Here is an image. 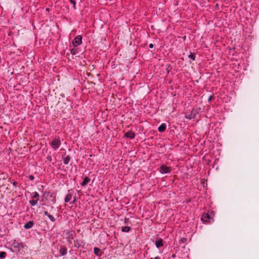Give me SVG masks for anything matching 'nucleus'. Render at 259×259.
<instances>
[{"mask_svg": "<svg viewBox=\"0 0 259 259\" xmlns=\"http://www.w3.org/2000/svg\"><path fill=\"white\" fill-rule=\"evenodd\" d=\"M71 198H72V195L70 194H67L65 198V201L66 202H69L70 200H71Z\"/></svg>", "mask_w": 259, "mask_h": 259, "instance_id": "12", "label": "nucleus"}, {"mask_svg": "<svg viewBox=\"0 0 259 259\" xmlns=\"http://www.w3.org/2000/svg\"><path fill=\"white\" fill-rule=\"evenodd\" d=\"M44 214L47 215V217L50 214L47 211H45L44 212Z\"/></svg>", "mask_w": 259, "mask_h": 259, "instance_id": "22", "label": "nucleus"}, {"mask_svg": "<svg viewBox=\"0 0 259 259\" xmlns=\"http://www.w3.org/2000/svg\"><path fill=\"white\" fill-rule=\"evenodd\" d=\"M70 160V158L69 156H67L65 157H64L63 159V163L65 164H67L69 162V161Z\"/></svg>", "mask_w": 259, "mask_h": 259, "instance_id": "11", "label": "nucleus"}, {"mask_svg": "<svg viewBox=\"0 0 259 259\" xmlns=\"http://www.w3.org/2000/svg\"><path fill=\"white\" fill-rule=\"evenodd\" d=\"M130 230V228L127 226L122 227V231L124 232H128Z\"/></svg>", "mask_w": 259, "mask_h": 259, "instance_id": "14", "label": "nucleus"}, {"mask_svg": "<svg viewBox=\"0 0 259 259\" xmlns=\"http://www.w3.org/2000/svg\"><path fill=\"white\" fill-rule=\"evenodd\" d=\"M71 4H72L73 7H74V8H75V1H71Z\"/></svg>", "mask_w": 259, "mask_h": 259, "instance_id": "21", "label": "nucleus"}, {"mask_svg": "<svg viewBox=\"0 0 259 259\" xmlns=\"http://www.w3.org/2000/svg\"><path fill=\"white\" fill-rule=\"evenodd\" d=\"M50 145L54 150H56L61 145L60 140L59 138L55 139L50 143Z\"/></svg>", "mask_w": 259, "mask_h": 259, "instance_id": "1", "label": "nucleus"}, {"mask_svg": "<svg viewBox=\"0 0 259 259\" xmlns=\"http://www.w3.org/2000/svg\"><path fill=\"white\" fill-rule=\"evenodd\" d=\"M29 202L31 205L34 206L37 204V200H30Z\"/></svg>", "mask_w": 259, "mask_h": 259, "instance_id": "16", "label": "nucleus"}, {"mask_svg": "<svg viewBox=\"0 0 259 259\" xmlns=\"http://www.w3.org/2000/svg\"><path fill=\"white\" fill-rule=\"evenodd\" d=\"M90 181V179L88 177H85L84 179V180L82 181V182L81 183V185L82 186H85L86 185H87L89 183Z\"/></svg>", "mask_w": 259, "mask_h": 259, "instance_id": "9", "label": "nucleus"}, {"mask_svg": "<svg viewBox=\"0 0 259 259\" xmlns=\"http://www.w3.org/2000/svg\"><path fill=\"white\" fill-rule=\"evenodd\" d=\"M149 47H150V48H152L153 47V45L152 44H150L149 45Z\"/></svg>", "mask_w": 259, "mask_h": 259, "instance_id": "24", "label": "nucleus"}, {"mask_svg": "<svg viewBox=\"0 0 259 259\" xmlns=\"http://www.w3.org/2000/svg\"><path fill=\"white\" fill-rule=\"evenodd\" d=\"M208 219H210V216L207 213L204 214L201 218V220L203 222H206Z\"/></svg>", "mask_w": 259, "mask_h": 259, "instance_id": "5", "label": "nucleus"}, {"mask_svg": "<svg viewBox=\"0 0 259 259\" xmlns=\"http://www.w3.org/2000/svg\"><path fill=\"white\" fill-rule=\"evenodd\" d=\"M125 136L130 139H133L135 137V135L134 133L129 132L125 133Z\"/></svg>", "mask_w": 259, "mask_h": 259, "instance_id": "7", "label": "nucleus"}, {"mask_svg": "<svg viewBox=\"0 0 259 259\" xmlns=\"http://www.w3.org/2000/svg\"><path fill=\"white\" fill-rule=\"evenodd\" d=\"M59 252L61 255H64L67 253V249L61 247L59 250Z\"/></svg>", "mask_w": 259, "mask_h": 259, "instance_id": "6", "label": "nucleus"}, {"mask_svg": "<svg viewBox=\"0 0 259 259\" xmlns=\"http://www.w3.org/2000/svg\"><path fill=\"white\" fill-rule=\"evenodd\" d=\"M189 58L192 59V60H195V56H194V55L193 54H192V53H191L190 54V55H189Z\"/></svg>", "mask_w": 259, "mask_h": 259, "instance_id": "19", "label": "nucleus"}, {"mask_svg": "<svg viewBox=\"0 0 259 259\" xmlns=\"http://www.w3.org/2000/svg\"><path fill=\"white\" fill-rule=\"evenodd\" d=\"M82 43V37L78 35L72 41V44L74 47H76L80 45Z\"/></svg>", "mask_w": 259, "mask_h": 259, "instance_id": "2", "label": "nucleus"}, {"mask_svg": "<svg viewBox=\"0 0 259 259\" xmlns=\"http://www.w3.org/2000/svg\"><path fill=\"white\" fill-rule=\"evenodd\" d=\"M155 245L157 248L163 246V242L162 239H159L155 242Z\"/></svg>", "mask_w": 259, "mask_h": 259, "instance_id": "8", "label": "nucleus"}, {"mask_svg": "<svg viewBox=\"0 0 259 259\" xmlns=\"http://www.w3.org/2000/svg\"><path fill=\"white\" fill-rule=\"evenodd\" d=\"M171 168L170 167L166 166L164 165H162L159 168V171L162 174H166L170 172Z\"/></svg>", "mask_w": 259, "mask_h": 259, "instance_id": "3", "label": "nucleus"}, {"mask_svg": "<svg viewBox=\"0 0 259 259\" xmlns=\"http://www.w3.org/2000/svg\"><path fill=\"white\" fill-rule=\"evenodd\" d=\"M6 256V253L4 251L0 252V258H4Z\"/></svg>", "mask_w": 259, "mask_h": 259, "instance_id": "17", "label": "nucleus"}, {"mask_svg": "<svg viewBox=\"0 0 259 259\" xmlns=\"http://www.w3.org/2000/svg\"><path fill=\"white\" fill-rule=\"evenodd\" d=\"M33 225V222L29 221L24 225V227L26 229H30L31 228H32Z\"/></svg>", "mask_w": 259, "mask_h": 259, "instance_id": "4", "label": "nucleus"}, {"mask_svg": "<svg viewBox=\"0 0 259 259\" xmlns=\"http://www.w3.org/2000/svg\"><path fill=\"white\" fill-rule=\"evenodd\" d=\"M32 197L33 198H37L36 200H38V197H39L38 193L37 192H34V193H33Z\"/></svg>", "mask_w": 259, "mask_h": 259, "instance_id": "13", "label": "nucleus"}, {"mask_svg": "<svg viewBox=\"0 0 259 259\" xmlns=\"http://www.w3.org/2000/svg\"><path fill=\"white\" fill-rule=\"evenodd\" d=\"M150 259H160L159 256H156L155 258H151Z\"/></svg>", "mask_w": 259, "mask_h": 259, "instance_id": "23", "label": "nucleus"}, {"mask_svg": "<svg viewBox=\"0 0 259 259\" xmlns=\"http://www.w3.org/2000/svg\"><path fill=\"white\" fill-rule=\"evenodd\" d=\"M166 129V125L164 123L161 124L158 127V131L160 132H162L164 131Z\"/></svg>", "mask_w": 259, "mask_h": 259, "instance_id": "10", "label": "nucleus"}, {"mask_svg": "<svg viewBox=\"0 0 259 259\" xmlns=\"http://www.w3.org/2000/svg\"><path fill=\"white\" fill-rule=\"evenodd\" d=\"M29 178H30V180H33L34 177H33V176L31 175V176H29Z\"/></svg>", "mask_w": 259, "mask_h": 259, "instance_id": "25", "label": "nucleus"}, {"mask_svg": "<svg viewBox=\"0 0 259 259\" xmlns=\"http://www.w3.org/2000/svg\"><path fill=\"white\" fill-rule=\"evenodd\" d=\"M212 98V96H210L209 98V101H210L211 98Z\"/></svg>", "mask_w": 259, "mask_h": 259, "instance_id": "26", "label": "nucleus"}, {"mask_svg": "<svg viewBox=\"0 0 259 259\" xmlns=\"http://www.w3.org/2000/svg\"><path fill=\"white\" fill-rule=\"evenodd\" d=\"M100 251V249L99 248H97V247L94 248V253L95 254H96L97 255H99Z\"/></svg>", "mask_w": 259, "mask_h": 259, "instance_id": "15", "label": "nucleus"}, {"mask_svg": "<svg viewBox=\"0 0 259 259\" xmlns=\"http://www.w3.org/2000/svg\"><path fill=\"white\" fill-rule=\"evenodd\" d=\"M71 53L72 54V55H74L76 53V51L75 49H71Z\"/></svg>", "mask_w": 259, "mask_h": 259, "instance_id": "20", "label": "nucleus"}, {"mask_svg": "<svg viewBox=\"0 0 259 259\" xmlns=\"http://www.w3.org/2000/svg\"><path fill=\"white\" fill-rule=\"evenodd\" d=\"M48 217L50 219V220L52 222H54L55 221V218L53 215H51L50 214L48 216Z\"/></svg>", "mask_w": 259, "mask_h": 259, "instance_id": "18", "label": "nucleus"}]
</instances>
